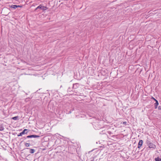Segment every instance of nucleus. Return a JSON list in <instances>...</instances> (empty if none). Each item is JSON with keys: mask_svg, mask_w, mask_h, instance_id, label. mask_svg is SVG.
<instances>
[{"mask_svg": "<svg viewBox=\"0 0 161 161\" xmlns=\"http://www.w3.org/2000/svg\"><path fill=\"white\" fill-rule=\"evenodd\" d=\"M22 6H20V5H17V8L18 7H20V8H21L22 7Z\"/></svg>", "mask_w": 161, "mask_h": 161, "instance_id": "18", "label": "nucleus"}, {"mask_svg": "<svg viewBox=\"0 0 161 161\" xmlns=\"http://www.w3.org/2000/svg\"><path fill=\"white\" fill-rule=\"evenodd\" d=\"M35 150L34 149H31L30 153H34Z\"/></svg>", "mask_w": 161, "mask_h": 161, "instance_id": "11", "label": "nucleus"}, {"mask_svg": "<svg viewBox=\"0 0 161 161\" xmlns=\"http://www.w3.org/2000/svg\"><path fill=\"white\" fill-rule=\"evenodd\" d=\"M143 144V141L142 140H140L138 143L137 147L140 149L142 146Z\"/></svg>", "mask_w": 161, "mask_h": 161, "instance_id": "3", "label": "nucleus"}, {"mask_svg": "<svg viewBox=\"0 0 161 161\" xmlns=\"http://www.w3.org/2000/svg\"><path fill=\"white\" fill-rule=\"evenodd\" d=\"M42 5L40 4L37 7V8L42 9Z\"/></svg>", "mask_w": 161, "mask_h": 161, "instance_id": "14", "label": "nucleus"}, {"mask_svg": "<svg viewBox=\"0 0 161 161\" xmlns=\"http://www.w3.org/2000/svg\"><path fill=\"white\" fill-rule=\"evenodd\" d=\"M147 144L148 146L149 145H150V143H152L149 141H147Z\"/></svg>", "mask_w": 161, "mask_h": 161, "instance_id": "15", "label": "nucleus"}, {"mask_svg": "<svg viewBox=\"0 0 161 161\" xmlns=\"http://www.w3.org/2000/svg\"><path fill=\"white\" fill-rule=\"evenodd\" d=\"M27 133H28L27 129H25L24 130H23V131L22 132L19 133V134H18L17 136H22V135L24 134H26Z\"/></svg>", "mask_w": 161, "mask_h": 161, "instance_id": "1", "label": "nucleus"}, {"mask_svg": "<svg viewBox=\"0 0 161 161\" xmlns=\"http://www.w3.org/2000/svg\"><path fill=\"white\" fill-rule=\"evenodd\" d=\"M38 8H37V7L35 9V11Z\"/></svg>", "mask_w": 161, "mask_h": 161, "instance_id": "20", "label": "nucleus"}, {"mask_svg": "<svg viewBox=\"0 0 161 161\" xmlns=\"http://www.w3.org/2000/svg\"><path fill=\"white\" fill-rule=\"evenodd\" d=\"M158 108L159 109H161V106H159Z\"/></svg>", "mask_w": 161, "mask_h": 161, "instance_id": "19", "label": "nucleus"}, {"mask_svg": "<svg viewBox=\"0 0 161 161\" xmlns=\"http://www.w3.org/2000/svg\"><path fill=\"white\" fill-rule=\"evenodd\" d=\"M108 132L109 134H110V133L111 132L110 131H108Z\"/></svg>", "mask_w": 161, "mask_h": 161, "instance_id": "21", "label": "nucleus"}, {"mask_svg": "<svg viewBox=\"0 0 161 161\" xmlns=\"http://www.w3.org/2000/svg\"><path fill=\"white\" fill-rule=\"evenodd\" d=\"M97 125H98V124H96L95 125V126H97Z\"/></svg>", "mask_w": 161, "mask_h": 161, "instance_id": "22", "label": "nucleus"}, {"mask_svg": "<svg viewBox=\"0 0 161 161\" xmlns=\"http://www.w3.org/2000/svg\"><path fill=\"white\" fill-rule=\"evenodd\" d=\"M104 131H105V130H102V134H103L105 133V132H103Z\"/></svg>", "mask_w": 161, "mask_h": 161, "instance_id": "17", "label": "nucleus"}, {"mask_svg": "<svg viewBox=\"0 0 161 161\" xmlns=\"http://www.w3.org/2000/svg\"><path fill=\"white\" fill-rule=\"evenodd\" d=\"M152 99H153V100H154L155 101H157V100H156L155 98H154L153 97H152Z\"/></svg>", "mask_w": 161, "mask_h": 161, "instance_id": "16", "label": "nucleus"}, {"mask_svg": "<svg viewBox=\"0 0 161 161\" xmlns=\"http://www.w3.org/2000/svg\"><path fill=\"white\" fill-rule=\"evenodd\" d=\"M156 103H154V106L155 108H157V106L158 105V101L157 100L155 101Z\"/></svg>", "mask_w": 161, "mask_h": 161, "instance_id": "6", "label": "nucleus"}, {"mask_svg": "<svg viewBox=\"0 0 161 161\" xmlns=\"http://www.w3.org/2000/svg\"><path fill=\"white\" fill-rule=\"evenodd\" d=\"M148 146V147L150 148H155L156 147L155 145L154 144H153L152 143H150V144Z\"/></svg>", "mask_w": 161, "mask_h": 161, "instance_id": "4", "label": "nucleus"}, {"mask_svg": "<svg viewBox=\"0 0 161 161\" xmlns=\"http://www.w3.org/2000/svg\"><path fill=\"white\" fill-rule=\"evenodd\" d=\"M30 142V140H29V141H28V142Z\"/></svg>", "mask_w": 161, "mask_h": 161, "instance_id": "23", "label": "nucleus"}, {"mask_svg": "<svg viewBox=\"0 0 161 161\" xmlns=\"http://www.w3.org/2000/svg\"><path fill=\"white\" fill-rule=\"evenodd\" d=\"M25 147H29L30 146V144L29 143H25Z\"/></svg>", "mask_w": 161, "mask_h": 161, "instance_id": "13", "label": "nucleus"}, {"mask_svg": "<svg viewBox=\"0 0 161 161\" xmlns=\"http://www.w3.org/2000/svg\"><path fill=\"white\" fill-rule=\"evenodd\" d=\"M14 120H17L19 119V117L18 116H15L12 118Z\"/></svg>", "mask_w": 161, "mask_h": 161, "instance_id": "8", "label": "nucleus"}, {"mask_svg": "<svg viewBox=\"0 0 161 161\" xmlns=\"http://www.w3.org/2000/svg\"><path fill=\"white\" fill-rule=\"evenodd\" d=\"M40 136H39L35 135H32L29 136H26V137L25 138H39Z\"/></svg>", "mask_w": 161, "mask_h": 161, "instance_id": "2", "label": "nucleus"}, {"mask_svg": "<svg viewBox=\"0 0 161 161\" xmlns=\"http://www.w3.org/2000/svg\"><path fill=\"white\" fill-rule=\"evenodd\" d=\"M47 9H48V8L47 7H45V6H42V9L43 11H45V10H46Z\"/></svg>", "mask_w": 161, "mask_h": 161, "instance_id": "10", "label": "nucleus"}, {"mask_svg": "<svg viewBox=\"0 0 161 161\" xmlns=\"http://www.w3.org/2000/svg\"><path fill=\"white\" fill-rule=\"evenodd\" d=\"M155 161H161V158L159 157H158L155 158Z\"/></svg>", "mask_w": 161, "mask_h": 161, "instance_id": "7", "label": "nucleus"}, {"mask_svg": "<svg viewBox=\"0 0 161 161\" xmlns=\"http://www.w3.org/2000/svg\"><path fill=\"white\" fill-rule=\"evenodd\" d=\"M79 86V84L78 83H75L73 85V87L74 89L77 88Z\"/></svg>", "mask_w": 161, "mask_h": 161, "instance_id": "5", "label": "nucleus"}, {"mask_svg": "<svg viewBox=\"0 0 161 161\" xmlns=\"http://www.w3.org/2000/svg\"><path fill=\"white\" fill-rule=\"evenodd\" d=\"M4 129V128L3 127V126L2 125H0V130L2 131Z\"/></svg>", "mask_w": 161, "mask_h": 161, "instance_id": "12", "label": "nucleus"}, {"mask_svg": "<svg viewBox=\"0 0 161 161\" xmlns=\"http://www.w3.org/2000/svg\"><path fill=\"white\" fill-rule=\"evenodd\" d=\"M11 7L12 8H14V9H15L17 8V5H11Z\"/></svg>", "mask_w": 161, "mask_h": 161, "instance_id": "9", "label": "nucleus"}]
</instances>
